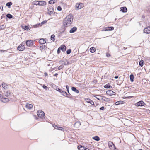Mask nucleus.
Masks as SVG:
<instances>
[{
	"label": "nucleus",
	"instance_id": "49",
	"mask_svg": "<svg viewBox=\"0 0 150 150\" xmlns=\"http://www.w3.org/2000/svg\"><path fill=\"white\" fill-rule=\"evenodd\" d=\"M43 88L45 89L46 90H47V88H48L45 85H43L42 86Z\"/></svg>",
	"mask_w": 150,
	"mask_h": 150
},
{
	"label": "nucleus",
	"instance_id": "31",
	"mask_svg": "<svg viewBox=\"0 0 150 150\" xmlns=\"http://www.w3.org/2000/svg\"><path fill=\"white\" fill-rule=\"evenodd\" d=\"M6 17L9 19H11L13 18V16L10 14H8L6 15Z\"/></svg>",
	"mask_w": 150,
	"mask_h": 150
},
{
	"label": "nucleus",
	"instance_id": "43",
	"mask_svg": "<svg viewBox=\"0 0 150 150\" xmlns=\"http://www.w3.org/2000/svg\"><path fill=\"white\" fill-rule=\"evenodd\" d=\"M53 126L54 127V128L55 129H58L59 127H58L57 126L54 124L53 125Z\"/></svg>",
	"mask_w": 150,
	"mask_h": 150
},
{
	"label": "nucleus",
	"instance_id": "51",
	"mask_svg": "<svg viewBox=\"0 0 150 150\" xmlns=\"http://www.w3.org/2000/svg\"><path fill=\"white\" fill-rule=\"evenodd\" d=\"M57 10L58 11H60L62 10V8H61V7L60 6H58L57 7Z\"/></svg>",
	"mask_w": 150,
	"mask_h": 150
},
{
	"label": "nucleus",
	"instance_id": "14",
	"mask_svg": "<svg viewBox=\"0 0 150 150\" xmlns=\"http://www.w3.org/2000/svg\"><path fill=\"white\" fill-rule=\"evenodd\" d=\"M39 42L41 44H43L46 42V41L45 39L41 38L39 40Z\"/></svg>",
	"mask_w": 150,
	"mask_h": 150
},
{
	"label": "nucleus",
	"instance_id": "35",
	"mask_svg": "<svg viewBox=\"0 0 150 150\" xmlns=\"http://www.w3.org/2000/svg\"><path fill=\"white\" fill-rule=\"evenodd\" d=\"M110 86V85L109 83H108L107 84L105 85L104 86V87L105 88H109Z\"/></svg>",
	"mask_w": 150,
	"mask_h": 150
},
{
	"label": "nucleus",
	"instance_id": "9",
	"mask_svg": "<svg viewBox=\"0 0 150 150\" xmlns=\"http://www.w3.org/2000/svg\"><path fill=\"white\" fill-rule=\"evenodd\" d=\"M144 33L147 34L150 33V27L149 26L145 28L143 30Z\"/></svg>",
	"mask_w": 150,
	"mask_h": 150
},
{
	"label": "nucleus",
	"instance_id": "22",
	"mask_svg": "<svg viewBox=\"0 0 150 150\" xmlns=\"http://www.w3.org/2000/svg\"><path fill=\"white\" fill-rule=\"evenodd\" d=\"M93 139L94 140L97 141H99L100 140V138L99 137L97 136H96L93 137Z\"/></svg>",
	"mask_w": 150,
	"mask_h": 150
},
{
	"label": "nucleus",
	"instance_id": "27",
	"mask_svg": "<svg viewBox=\"0 0 150 150\" xmlns=\"http://www.w3.org/2000/svg\"><path fill=\"white\" fill-rule=\"evenodd\" d=\"M11 93V92L10 91H6L5 94V96L8 97Z\"/></svg>",
	"mask_w": 150,
	"mask_h": 150
},
{
	"label": "nucleus",
	"instance_id": "15",
	"mask_svg": "<svg viewBox=\"0 0 150 150\" xmlns=\"http://www.w3.org/2000/svg\"><path fill=\"white\" fill-rule=\"evenodd\" d=\"M122 12L125 13L127 12V9L126 7H122L120 8Z\"/></svg>",
	"mask_w": 150,
	"mask_h": 150
},
{
	"label": "nucleus",
	"instance_id": "26",
	"mask_svg": "<svg viewBox=\"0 0 150 150\" xmlns=\"http://www.w3.org/2000/svg\"><path fill=\"white\" fill-rule=\"evenodd\" d=\"M96 96L98 97H96V98L98 100H103V97L102 96L100 95H97Z\"/></svg>",
	"mask_w": 150,
	"mask_h": 150
},
{
	"label": "nucleus",
	"instance_id": "1",
	"mask_svg": "<svg viewBox=\"0 0 150 150\" xmlns=\"http://www.w3.org/2000/svg\"><path fill=\"white\" fill-rule=\"evenodd\" d=\"M73 19V16L72 14H69L67 16L63 21V25L65 27L70 25Z\"/></svg>",
	"mask_w": 150,
	"mask_h": 150
},
{
	"label": "nucleus",
	"instance_id": "53",
	"mask_svg": "<svg viewBox=\"0 0 150 150\" xmlns=\"http://www.w3.org/2000/svg\"><path fill=\"white\" fill-rule=\"evenodd\" d=\"M110 56V54H109V53H107V54H106V56L107 57H109Z\"/></svg>",
	"mask_w": 150,
	"mask_h": 150
},
{
	"label": "nucleus",
	"instance_id": "39",
	"mask_svg": "<svg viewBox=\"0 0 150 150\" xmlns=\"http://www.w3.org/2000/svg\"><path fill=\"white\" fill-rule=\"evenodd\" d=\"M47 22V21L46 20H45V21H42V22H41V24L39 23V25H40V26H41L42 25L44 24L45 23H46Z\"/></svg>",
	"mask_w": 150,
	"mask_h": 150
},
{
	"label": "nucleus",
	"instance_id": "55",
	"mask_svg": "<svg viewBox=\"0 0 150 150\" xmlns=\"http://www.w3.org/2000/svg\"><path fill=\"white\" fill-rule=\"evenodd\" d=\"M44 75L45 76H47L48 75L47 73L46 72L44 73Z\"/></svg>",
	"mask_w": 150,
	"mask_h": 150
},
{
	"label": "nucleus",
	"instance_id": "10",
	"mask_svg": "<svg viewBox=\"0 0 150 150\" xmlns=\"http://www.w3.org/2000/svg\"><path fill=\"white\" fill-rule=\"evenodd\" d=\"M106 94L108 95L111 96L112 95H115V93L112 90H109L106 91Z\"/></svg>",
	"mask_w": 150,
	"mask_h": 150
},
{
	"label": "nucleus",
	"instance_id": "4",
	"mask_svg": "<svg viewBox=\"0 0 150 150\" xmlns=\"http://www.w3.org/2000/svg\"><path fill=\"white\" fill-rule=\"evenodd\" d=\"M84 7L83 4L81 3H77L75 5V9L78 10L83 8Z\"/></svg>",
	"mask_w": 150,
	"mask_h": 150
},
{
	"label": "nucleus",
	"instance_id": "54",
	"mask_svg": "<svg viewBox=\"0 0 150 150\" xmlns=\"http://www.w3.org/2000/svg\"><path fill=\"white\" fill-rule=\"evenodd\" d=\"M0 9H1V11H3V6H1V7H0Z\"/></svg>",
	"mask_w": 150,
	"mask_h": 150
},
{
	"label": "nucleus",
	"instance_id": "11",
	"mask_svg": "<svg viewBox=\"0 0 150 150\" xmlns=\"http://www.w3.org/2000/svg\"><path fill=\"white\" fill-rule=\"evenodd\" d=\"M85 100L87 102L90 103L93 105H94V103L89 98H86V99Z\"/></svg>",
	"mask_w": 150,
	"mask_h": 150
},
{
	"label": "nucleus",
	"instance_id": "28",
	"mask_svg": "<svg viewBox=\"0 0 150 150\" xmlns=\"http://www.w3.org/2000/svg\"><path fill=\"white\" fill-rule=\"evenodd\" d=\"M123 103V101H119L115 102V104L116 105H118L120 104Z\"/></svg>",
	"mask_w": 150,
	"mask_h": 150
},
{
	"label": "nucleus",
	"instance_id": "19",
	"mask_svg": "<svg viewBox=\"0 0 150 150\" xmlns=\"http://www.w3.org/2000/svg\"><path fill=\"white\" fill-rule=\"evenodd\" d=\"M71 89L72 90L75 92L76 93H79V91L77 89H76V88L74 87H72L71 88Z\"/></svg>",
	"mask_w": 150,
	"mask_h": 150
},
{
	"label": "nucleus",
	"instance_id": "29",
	"mask_svg": "<svg viewBox=\"0 0 150 150\" xmlns=\"http://www.w3.org/2000/svg\"><path fill=\"white\" fill-rule=\"evenodd\" d=\"M22 27L23 29H25V30H30V28L27 26L25 25L24 26H23Z\"/></svg>",
	"mask_w": 150,
	"mask_h": 150
},
{
	"label": "nucleus",
	"instance_id": "48",
	"mask_svg": "<svg viewBox=\"0 0 150 150\" xmlns=\"http://www.w3.org/2000/svg\"><path fill=\"white\" fill-rule=\"evenodd\" d=\"M57 90L59 92H60V93H61V92H62V91H63V90L62 89H59V88H58L57 89Z\"/></svg>",
	"mask_w": 150,
	"mask_h": 150
},
{
	"label": "nucleus",
	"instance_id": "8",
	"mask_svg": "<svg viewBox=\"0 0 150 150\" xmlns=\"http://www.w3.org/2000/svg\"><path fill=\"white\" fill-rule=\"evenodd\" d=\"M136 106L137 107L142 106L145 105V103L142 101H140L137 102L136 104Z\"/></svg>",
	"mask_w": 150,
	"mask_h": 150
},
{
	"label": "nucleus",
	"instance_id": "6",
	"mask_svg": "<svg viewBox=\"0 0 150 150\" xmlns=\"http://www.w3.org/2000/svg\"><path fill=\"white\" fill-rule=\"evenodd\" d=\"M34 42L31 40H27L26 42V44L27 46L30 47L33 45Z\"/></svg>",
	"mask_w": 150,
	"mask_h": 150
},
{
	"label": "nucleus",
	"instance_id": "34",
	"mask_svg": "<svg viewBox=\"0 0 150 150\" xmlns=\"http://www.w3.org/2000/svg\"><path fill=\"white\" fill-rule=\"evenodd\" d=\"M55 36L54 35V34H53L51 36V40H52L53 41H54L55 40Z\"/></svg>",
	"mask_w": 150,
	"mask_h": 150
},
{
	"label": "nucleus",
	"instance_id": "30",
	"mask_svg": "<svg viewBox=\"0 0 150 150\" xmlns=\"http://www.w3.org/2000/svg\"><path fill=\"white\" fill-rule=\"evenodd\" d=\"M130 81L132 82H133L134 81V76L133 74H131L130 76Z\"/></svg>",
	"mask_w": 150,
	"mask_h": 150
},
{
	"label": "nucleus",
	"instance_id": "5",
	"mask_svg": "<svg viewBox=\"0 0 150 150\" xmlns=\"http://www.w3.org/2000/svg\"><path fill=\"white\" fill-rule=\"evenodd\" d=\"M0 100L3 102H6L9 101V100L8 98L4 97L3 95L0 94Z\"/></svg>",
	"mask_w": 150,
	"mask_h": 150
},
{
	"label": "nucleus",
	"instance_id": "50",
	"mask_svg": "<svg viewBox=\"0 0 150 150\" xmlns=\"http://www.w3.org/2000/svg\"><path fill=\"white\" fill-rule=\"evenodd\" d=\"M59 130H61V131H64V129L62 127H59L58 129Z\"/></svg>",
	"mask_w": 150,
	"mask_h": 150
},
{
	"label": "nucleus",
	"instance_id": "37",
	"mask_svg": "<svg viewBox=\"0 0 150 150\" xmlns=\"http://www.w3.org/2000/svg\"><path fill=\"white\" fill-rule=\"evenodd\" d=\"M6 27V25H2L0 26V30L4 29Z\"/></svg>",
	"mask_w": 150,
	"mask_h": 150
},
{
	"label": "nucleus",
	"instance_id": "3",
	"mask_svg": "<svg viewBox=\"0 0 150 150\" xmlns=\"http://www.w3.org/2000/svg\"><path fill=\"white\" fill-rule=\"evenodd\" d=\"M108 145L110 149L112 150H114L116 149L115 146L114 144L111 141L108 142Z\"/></svg>",
	"mask_w": 150,
	"mask_h": 150
},
{
	"label": "nucleus",
	"instance_id": "56",
	"mask_svg": "<svg viewBox=\"0 0 150 150\" xmlns=\"http://www.w3.org/2000/svg\"><path fill=\"white\" fill-rule=\"evenodd\" d=\"M58 74L57 73H56L54 75V76H56V77H57V76L58 75Z\"/></svg>",
	"mask_w": 150,
	"mask_h": 150
},
{
	"label": "nucleus",
	"instance_id": "20",
	"mask_svg": "<svg viewBox=\"0 0 150 150\" xmlns=\"http://www.w3.org/2000/svg\"><path fill=\"white\" fill-rule=\"evenodd\" d=\"M85 148V147L82 146L81 145H79L78 146V148L79 150H84Z\"/></svg>",
	"mask_w": 150,
	"mask_h": 150
},
{
	"label": "nucleus",
	"instance_id": "32",
	"mask_svg": "<svg viewBox=\"0 0 150 150\" xmlns=\"http://www.w3.org/2000/svg\"><path fill=\"white\" fill-rule=\"evenodd\" d=\"M57 0H50L49 3L50 4H52L55 3V2L57 1Z\"/></svg>",
	"mask_w": 150,
	"mask_h": 150
},
{
	"label": "nucleus",
	"instance_id": "23",
	"mask_svg": "<svg viewBox=\"0 0 150 150\" xmlns=\"http://www.w3.org/2000/svg\"><path fill=\"white\" fill-rule=\"evenodd\" d=\"M144 61L143 60H141L139 63V65L141 67H142L144 64Z\"/></svg>",
	"mask_w": 150,
	"mask_h": 150
},
{
	"label": "nucleus",
	"instance_id": "21",
	"mask_svg": "<svg viewBox=\"0 0 150 150\" xmlns=\"http://www.w3.org/2000/svg\"><path fill=\"white\" fill-rule=\"evenodd\" d=\"M26 107L28 109H31L33 107V105L31 104L27 103L26 105Z\"/></svg>",
	"mask_w": 150,
	"mask_h": 150
},
{
	"label": "nucleus",
	"instance_id": "41",
	"mask_svg": "<svg viewBox=\"0 0 150 150\" xmlns=\"http://www.w3.org/2000/svg\"><path fill=\"white\" fill-rule=\"evenodd\" d=\"M103 100H104L105 101H107L108 100V98H106L105 97H103Z\"/></svg>",
	"mask_w": 150,
	"mask_h": 150
},
{
	"label": "nucleus",
	"instance_id": "18",
	"mask_svg": "<svg viewBox=\"0 0 150 150\" xmlns=\"http://www.w3.org/2000/svg\"><path fill=\"white\" fill-rule=\"evenodd\" d=\"M47 48V47H46L45 45H42V46H41L40 47V50L41 51L45 50Z\"/></svg>",
	"mask_w": 150,
	"mask_h": 150
},
{
	"label": "nucleus",
	"instance_id": "36",
	"mask_svg": "<svg viewBox=\"0 0 150 150\" xmlns=\"http://www.w3.org/2000/svg\"><path fill=\"white\" fill-rule=\"evenodd\" d=\"M61 93H62V95H63L65 97L66 96V95H67V93L65 91L63 90L62 91V92H61Z\"/></svg>",
	"mask_w": 150,
	"mask_h": 150
},
{
	"label": "nucleus",
	"instance_id": "44",
	"mask_svg": "<svg viewBox=\"0 0 150 150\" xmlns=\"http://www.w3.org/2000/svg\"><path fill=\"white\" fill-rule=\"evenodd\" d=\"M69 94V95H66V97H67L69 98H72V96L70 93Z\"/></svg>",
	"mask_w": 150,
	"mask_h": 150
},
{
	"label": "nucleus",
	"instance_id": "24",
	"mask_svg": "<svg viewBox=\"0 0 150 150\" xmlns=\"http://www.w3.org/2000/svg\"><path fill=\"white\" fill-rule=\"evenodd\" d=\"M90 52L91 53L94 52L96 51V49L94 47H92L90 48Z\"/></svg>",
	"mask_w": 150,
	"mask_h": 150
},
{
	"label": "nucleus",
	"instance_id": "7",
	"mask_svg": "<svg viewBox=\"0 0 150 150\" xmlns=\"http://www.w3.org/2000/svg\"><path fill=\"white\" fill-rule=\"evenodd\" d=\"M37 114L38 116L41 118H42L45 115V113L42 110L38 111Z\"/></svg>",
	"mask_w": 150,
	"mask_h": 150
},
{
	"label": "nucleus",
	"instance_id": "42",
	"mask_svg": "<svg viewBox=\"0 0 150 150\" xmlns=\"http://www.w3.org/2000/svg\"><path fill=\"white\" fill-rule=\"evenodd\" d=\"M64 67V66L62 65L60 66L58 68V70H60L62 69Z\"/></svg>",
	"mask_w": 150,
	"mask_h": 150
},
{
	"label": "nucleus",
	"instance_id": "61",
	"mask_svg": "<svg viewBox=\"0 0 150 150\" xmlns=\"http://www.w3.org/2000/svg\"><path fill=\"white\" fill-rule=\"evenodd\" d=\"M52 13V11H50V13Z\"/></svg>",
	"mask_w": 150,
	"mask_h": 150
},
{
	"label": "nucleus",
	"instance_id": "60",
	"mask_svg": "<svg viewBox=\"0 0 150 150\" xmlns=\"http://www.w3.org/2000/svg\"><path fill=\"white\" fill-rule=\"evenodd\" d=\"M139 150H142V149H140Z\"/></svg>",
	"mask_w": 150,
	"mask_h": 150
},
{
	"label": "nucleus",
	"instance_id": "13",
	"mask_svg": "<svg viewBox=\"0 0 150 150\" xmlns=\"http://www.w3.org/2000/svg\"><path fill=\"white\" fill-rule=\"evenodd\" d=\"M77 29V28L76 27H74L71 29L69 31V32L70 33H74L76 30Z\"/></svg>",
	"mask_w": 150,
	"mask_h": 150
},
{
	"label": "nucleus",
	"instance_id": "17",
	"mask_svg": "<svg viewBox=\"0 0 150 150\" xmlns=\"http://www.w3.org/2000/svg\"><path fill=\"white\" fill-rule=\"evenodd\" d=\"M60 47L62 51L63 52L65 51L66 49V47L64 45H62Z\"/></svg>",
	"mask_w": 150,
	"mask_h": 150
},
{
	"label": "nucleus",
	"instance_id": "46",
	"mask_svg": "<svg viewBox=\"0 0 150 150\" xmlns=\"http://www.w3.org/2000/svg\"><path fill=\"white\" fill-rule=\"evenodd\" d=\"M69 86H68L67 85L66 86V88L67 91V92H68V93L69 94Z\"/></svg>",
	"mask_w": 150,
	"mask_h": 150
},
{
	"label": "nucleus",
	"instance_id": "2",
	"mask_svg": "<svg viewBox=\"0 0 150 150\" xmlns=\"http://www.w3.org/2000/svg\"><path fill=\"white\" fill-rule=\"evenodd\" d=\"M25 43L23 42L17 47V49L19 51H22L25 49L24 45Z\"/></svg>",
	"mask_w": 150,
	"mask_h": 150
},
{
	"label": "nucleus",
	"instance_id": "16",
	"mask_svg": "<svg viewBox=\"0 0 150 150\" xmlns=\"http://www.w3.org/2000/svg\"><path fill=\"white\" fill-rule=\"evenodd\" d=\"M46 2L44 1H39V5L43 6L46 4Z\"/></svg>",
	"mask_w": 150,
	"mask_h": 150
},
{
	"label": "nucleus",
	"instance_id": "45",
	"mask_svg": "<svg viewBox=\"0 0 150 150\" xmlns=\"http://www.w3.org/2000/svg\"><path fill=\"white\" fill-rule=\"evenodd\" d=\"M61 50V49L60 47L58 48L57 52L58 54H59L60 53Z\"/></svg>",
	"mask_w": 150,
	"mask_h": 150
},
{
	"label": "nucleus",
	"instance_id": "52",
	"mask_svg": "<svg viewBox=\"0 0 150 150\" xmlns=\"http://www.w3.org/2000/svg\"><path fill=\"white\" fill-rule=\"evenodd\" d=\"M105 109V108L104 106H102L100 108V109L101 110H104Z\"/></svg>",
	"mask_w": 150,
	"mask_h": 150
},
{
	"label": "nucleus",
	"instance_id": "58",
	"mask_svg": "<svg viewBox=\"0 0 150 150\" xmlns=\"http://www.w3.org/2000/svg\"><path fill=\"white\" fill-rule=\"evenodd\" d=\"M2 51V50H0V52Z\"/></svg>",
	"mask_w": 150,
	"mask_h": 150
},
{
	"label": "nucleus",
	"instance_id": "12",
	"mask_svg": "<svg viewBox=\"0 0 150 150\" xmlns=\"http://www.w3.org/2000/svg\"><path fill=\"white\" fill-rule=\"evenodd\" d=\"M114 28L112 26L111 27H106L105 28V31H111L112 30H114Z\"/></svg>",
	"mask_w": 150,
	"mask_h": 150
},
{
	"label": "nucleus",
	"instance_id": "59",
	"mask_svg": "<svg viewBox=\"0 0 150 150\" xmlns=\"http://www.w3.org/2000/svg\"><path fill=\"white\" fill-rule=\"evenodd\" d=\"M1 19L2 18V17H1Z\"/></svg>",
	"mask_w": 150,
	"mask_h": 150
},
{
	"label": "nucleus",
	"instance_id": "33",
	"mask_svg": "<svg viewBox=\"0 0 150 150\" xmlns=\"http://www.w3.org/2000/svg\"><path fill=\"white\" fill-rule=\"evenodd\" d=\"M12 3L11 2H9L7 3L6 4V6L9 8L10 7V6L12 5Z\"/></svg>",
	"mask_w": 150,
	"mask_h": 150
},
{
	"label": "nucleus",
	"instance_id": "38",
	"mask_svg": "<svg viewBox=\"0 0 150 150\" xmlns=\"http://www.w3.org/2000/svg\"><path fill=\"white\" fill-rule=\"evenodd\" d=\"M33 4L39 5V1H33Z\"/></svg>",
	"mask_w": 150,
	"mask_h": 150
},
{
	"label": "nucleus",
	"instance_id": "57",
	"mask_svg": "<svg viewBox=\"0 0 150 150\" xmlns=\"http://www.w3.org/2000/svg\"><path fill=\"white\" fill-rule=\"evenodd\" d=\"M115 79H117L118 78V76H116L115 77Z\"/></svg>",
	"mask_w": 150,
	"mask_h": 150
},
{
	"label": "nucleus",
	"instance_id": "25",
	"mask_svg": "<svg viewBox=\"0 0 150 150\" xmlns=\"http://www.w3.org/2000/svg\"><path fill=\"white\" fill-rule=\"evenodd\" d=\"M2 86L3 88L5 89H6L7 87V85L5 83H3Z\"/></svg>",
	"mask_w": 150,
	"mask_h": 150
},
{
	"label": "nucleus",
	"instance_id": "47",
	"mask_svg": "<svg viewBox=\"0 0 150 150\" xmlns=\"http://www.w3.org/2000/svg\"><path fill=\"white\" fill-rule=\"evenodd\" d=\"M76 124L78 125L79 126L80 125H81V123L80 122H76L75 123L74 125H75Z\"/></svg>",
	"mask_w": 150,
	"mask_h": 150
},
{
	"label": "nucleus",
	"instance_id": "40",
	"mask_svg": "<svg viewBox=\"0 0 150 150\" xmlns=\"http://www.w3.org/2000/svg\"><path fill=\"white\" fill-rule=\"evenodd\" d=\"M71 52V49H69L67 50L66 51V53L67 54H69Z\"/></svg>",
	"mask_w": 150,
	"mask_h": 150
}]
</instances>
